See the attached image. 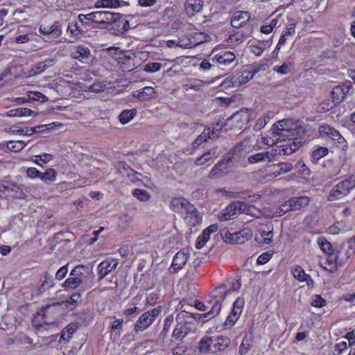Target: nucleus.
I'll return each mask as SVG.
<instances>
[{"label": "nucleus", "instance_id": "f03ea898", "mask_svg": "<svg viewBox=\"0 0 355 355\" xmlns=\"http://www.w3.org/2000/svg\"><path fill=\"white\" fill-rule=\"evenodd\" d=\"M305 142V140L302 138H288L287 139H282L277 143L279 145L276 146L275 148L270 150L265 151L268 159V162H272L279 155H288L297 150L299 146H302Z\"/></svg>", "mask_w": 355, "mask_h": 355}, {"label": "nucleus", "instance_id": "f704fd0d", "mask_svg": "<svg viewBox=\"0 0 355 355\" xmlns=\"http://www.w3.org/2000/svg\"><path fill=\"white\" fill-rule=\"evenodd\" d=\"M252 346V339L251 337L245 336L243 338L242 343L239 346V352L241 355L246 354Z\"/></svg>", "mask_w": 355, "mask_h": 355}, {"label": "nucleus", "instance_id": "c03bdc74", "mask_svg": "<svg viewBox=\"0 0 355 355\" xmlns=\"http://www.w3.org/2000/svg\"><path fill=\"white\" fill-rule=\"evenodd\" d=\"M57 175L58 173L54 169L49 168L46 170L45 173H41L40 179L44 182H53L55 180Z\"/></svg>", "mask_w": 355, "mask_h": 355}, {"label": "nucleus", "instance_id": "1a4fd4ad", "mask_svg": "<svg viewBox=\"0 0 355 355\" xmlns=\"http://www.w3.org/2000/svg\"><path fill=\"white\" fill-rule=\"evenodd\" d=\"M184 219L190 226H196L201 223L202 216L197 209L192 205H187L184 211Z\"/></svg>", "mask_w": 355, "mask_h": 355}, {"label": "nucleus", "instance_id": "6e6d98bb", "mask_svg": "<svg viewBox=\"0 0 355 355\" xmlns=\"http://www.w3.org/2000/svg\"><path fill=\"white\" fill-rule=\"evenodd\" d=\"M210 235L205 230L198 237L196 248L198 249H201L203 248L206 243L209 239Z\"/></svg>", "mask_w": 355, "mask_h": 355}, {"label": "nucleus", "instance_id": "5fc2aeb1", "mask_svg": "<svg viewBox=\"0 0 355 355\" xmlns=\"http://www.w3.org/2000/svg\"><path fill=\"white\" fill-rule=\"evenodd\" d=\"M119 226L126 229L132 222V217L128 214H123L119 216Z\"/></svg>", "mask_w": 355, "mask_h": 355}, {"label": "nucleus", "instance_id": "0e129e2a", "mask_svg": "<svg viewBox=\"0 0 355 355\" xmlns=\"http://www.w3.org/2000/svg\"><path fill=\"white\" fill-rule=\"evenodd\" d=\"M162 66L159 62H150L144 66V71L150 73L156 72L161 69Z\"/></svg>", "mask_w": 355, "mask_h": 355}, {"label": "nucleus", "instance_id": "423d86ee", "mask_svg": "<svg viewBox=\"0 0 355 355\" xmlns=\"http://www.w3.org/2000/svg\"><path fill=\"white\" fill-rule=\"evenodd\" d=\"M355 253V236L349 239L347 244H343L338 250L339 266L343 265Z\"/></svg>", "mask_w": 355, "mask_h": 355}, {"label": "nucleus", "instance_id": "4468645a", "mask_svg": "<svg viewBox=\"0 0 355 355\" xmlns=\"http://www.w3.org/2000/svg\"><path fill=\"white\" fill-rule=\"evenodd\" d=\"M203 6V0H186L185 12L188 16L193 17L202 10Z\"/></svg>", "mask_w": 355, "mask_h": 355}, {"label": "nucleus", "instance_id": "09e8293b", "mask_svg": "<svg viewBox=\"0 0 355 355\" xmlns=\"http://www.w3.org/2000/svg\"><path fill=\"white\" fill-rule=\"evenodd\" d=\"M293 207L291 205V200L286 201L284 204H282L275 211L276 216H282L284 214L293 211Z\"/></svg>", "mask_w": 355, "mask_h": 355}, {"label": "nucleus", "instance_id": "412c9836", "mask_svg": "<svg viewBox=\"0 0 355 355\" xmlns=\"http://www.w3.org/2000/svg\"><path fill=\"white\" fill-rule=\"evenodd\" d=\"M250 73L251 72H249V71L247 70H244L241 72H238L231 79L232 86L239 87L243 84L248 83L250 80L252 78V76L250 75Z\"/></svg>", "mask_w": 355, "mask_h": 355}, {"label": "nucleus", "instance_id": "79ce46f5", "mask_svg": "<svg viewBox=\"0 0 355 355\" xmlns=\"http://www.w3.org/2000/svg\"><path fill=\"white\" fill-rule=\"evenodd\" d=\"M329 150L326 147L319 146L315 149L311 154V158L313 162H316L318 160L327 155Z\"/></svg>", "mask_w": 355, "mask_h": 355}, {"label": "nucleus", "instance_id": "6ab92c4d", "mask_svg": "<svg viewBox=\"0 0 355 355\" xmlns=\"http://www.w3.org/2000/svg\"><path fill=\"white\" fill-rule=\"evenodd\" d=\"M291 272L296 279L300 282H306L308 286L313 285L314 282L313 279L309 275H307L300 266H295L292 268Z\"/></svg>", "mask_w": 355, "mask_h": 355}, {"label": "nucleus", "instance_id": "0eeeda50", "mask_svg": "<svg viewBox=\"0 0 355 355\" xmlns=\"http://www.w3.org/2000/svg\"><path fill=\"white\" fill-rule=\"evenodd\" d=\"M273 225L269 223L259 226L258 234L255 235V240L259 243L268 244L272 241Z\"/></svg>", "mask_w": 355, "mask_h": 355}, {"label": "nucleus", "instance_id": "052dcab7", "mask_svg": "<svg viewBox=\"0 0 355 355\" xmlns=\"http://www.w3.org/2000/svg\"><path fill=\"white\" fill-rule=\"evenodd\" d=\"M138 92V98H144L145 96L154 97L155 94L154 88L151 87H145L140 89Z\"/></svg>", "mask_w": 355, "mask_h": 355}, {"label": "nucleus", "instance_id": "a878e982", "mask_svg": "<svg viewBox=\"0 0 355 355\" xmlns=\"http://www.w3.org/2000/svg\"><path fill=\"white\" fill-rule=\"evenodd\" d=\"M290 200L293 211L300 210V209L306 207L310 202L309 198L305 196L294 197Z\"/></svg>", "mask_w": 355, "mask_h": 355}, {"label": "nucleus", "instance_id": "7c9ffc66", "mask_svg": "<svg viewBox=\"0 0 355 355\" xmlns=\"http://www.w3.org/2000/svg\"><path fill=\"white\" fill-rule=\"evenodd\" d=\"M189 40L192 47L196 46L205 41V34L201 32L191 33L189 35Z\"/></svg>", "mask_w": 355, "mask_h": 355}, {"label": "nucleus", "instance_id": "37998d69", "mask_svg": "<svg viewBox=\"0 0 355 355\" xmlns=\"http://www.w3.org/2000/svg\"><path fill=\"white\" fill-rule=\"evenodd\" d=\"M337 130H336L334 128L330 127L328 125H320L319 128V133L321 135V137H326L332 140L333 137H334V132H336Z\"/></svg>", "mask_w": 355, "mask_h": 355}, {"label": "nucleus", "instance_id": "3c124183", "mask_svg": "<svg viewBox=\"0 0 355 355\" xmlns=\"http://www.w3.org/2000/svg\"><path fill=\"white\" fill-rule=\"evenodd\" d=\"M26 144L23 141H10L7 142V148L12 152H19L23 149Z\"/></svg>", "mask_w": 355, "mask_h": 355}, {"label": "nucleus", "instance_id": "bb28decb", "mask_svg": "<svg viewBox=\"0 0 355 355\" xmlns=\"http://www.w3.org/2000/svg\"><path fill=\"white\" fill-rule=\"evenodd\" d=\"M36 116L34 114V112L29 108L26 107H19L17 109H12L9 110L7 112V116L9 117H16V116Z\"/></svg>", "mask_w": 355, "mask_h": 355}, {"label": "nucleus", "instance_id": "864d4df0", "mask_svg": "<svg viewBox=\"0 0 355 355\" xmlns=\"http://www.w3.org/2000/svg\"><path fill=\"white\" fill-rule=\"evenodd\" d=\"M335 105H336V104L332 99H327L318 105L317 110L320 112H327L334 108Z\"/></svg>", "mask_w": 355, "mask_h": 355}, {"label": "nucleus", "instance_id": "ea45409f", "mask_svg": "<svg viewBox=\"0 0 355 355\" xmlns=\"http://www.w3.org/2000/svg\"><path fill=\"white\" fill-rule=\"evenodd\" d=\"M83 282V278H76L71 277L67 278L62 284V287L66 288L74 289L79 286Z\"/></svg>", "mask_w": 355, "mask_h": 355}, {"label": "nucleus", "instance_id": "2eb2a0df", "mask_svg": "<svg viewBox=\"0 0 355 355\" xmlns=\"http://www.w3.org/2000/svg\"><path fill=\"white\" fill-rule=\"evenodd\" d=\"M250 15L249 12L245 11L236 12L231 20V25L232 27L239 28L245 25L250 20Z\"/></svg>", "mask_w": 355, "mask_h": 355}, {"label": "nucleus", "instance_id": "e433bc0d", "mask_svg": "<svg viewBox=\"0 0 355 355\" xmlns=\"http://www.w3.org/2000/svg\"><path fill=\"white\" fill-rule=\"evenodd\" d=\"M123 319H117L111 322L112 336L114 335L115 338H119L121 334L123 329Z\"/></svg>", "mask_w": 355, "mask_h": 355}, {"label": "nucleus", "instance_id": "de8ad7c7", "mask_svg": "<svg viewBox=\"0 0 355 355\" xmlns=\"http://www.w3.org/2000/svg\"><path fill=\"white\" fill-rule=\"evenodd\" d=\"M225 162H220L216 164L209 174V178H215L218 174L227 168Z\"/></svg>", "mask_w": 355, "mask_h": 355}, {"label": "nucleus", "instance_id": "7ed1b4c3", "mask_svg": "<svg viewBox=\"0 0 355 355\" xmlns=\"http://www.w3.org/2000/svg\"><path fill=\"white\" fill-rule=\"evenodd\" d=\"M177 325L173 331L172 338L175 340H182L187 336L196 330V324L188 315V311H182L176 315Z\"/></svg>", "mask_w": 355, "mask_h": 355}, {"label": "nucleus", "instance_id": "b1692460", "mask_svg": "<svg viewBox=\"0 0 355 355\" xmlns=\"http://www.w3.org/2000/svg\"><path fill=\"white\" fill-rule=\"evenodd\" d=\"M228 293L227 286L225 284H220L215 288L211 293V300L215 302H218L221 304L222 302L225 300L226 295Z\"/></svg>", "mask_w": 355, "mask_h": 355}, {"label": "nucleus", "instance_id": "58836bf2", "mask_svg": "<svg viewBox=\"0 0 355 355\" xmlns=\"http://www.w3.org/2000/svg\"><path fill=\"white\" fill-rule=\"evenodd\" d=\"M191 203L183 198H175L171 200V206L176 209H181L183 212Z\"/></svg>", "mask_w": 355, "mask_h": 355}, {"label": "nucleus", "instance_id": "6e6552de", "mask_svg": "<svg viewBox=\"0 0 355 355\" xmlns=\"http://www.w3.org/2000/svg\"><path fill=\"white\" fill-rule=\"evenodd\" d=\"M243 298L238 297L234 302L231 313L227 317L224 324L226 327H232L239 318L244 306Z\"/></svg>", "mask_w": 355, "mask_h": 355}, {"label": "nucleus", "instance_id": "4d7b16f0", "mask_svg": "<svg viewBox=\"0 0 355 355\" xmlns=\"http://www.w3.org/2000/svg\"><path fill=\"white\" fill-rule=\"evenodd\" d=\"M29 101H36L40 102H44L48 100V98L43 94L39 92H28Z\"/></svg>", "mask_w": 355, "mask_h": 355}, {"label": "nucleus", "instance_id": "f8f14e48", "mask_svg": "<svg viewBox=\"0 0 355 355\" xmlns=\"http://www.w3.org/2000/svg\"><path fill=\"white\" fill-rule=\"evenodd\" d=\"M291 121L289 119H284L277 121L274 124L275 134L278 136L277 140H280L281 137H288L289 134L294 135L293 132H295V129H290L289 124Z\"/></svg>", "mask_w": 355, "mask_h": 355}, {"label": "nucleus", "instance_id": "c756f323", "mask_svg": "<svg viewBox=\"0 0 355 355\" xmlns=\"http://www.w3.org/2000/svg\"><path fill=\"white\" fill-rule=\"evenodd\" d=\"M120 6L121 1L119 0H98L94 4L96 8H116Z\"/></svg>", "mask_w": 355, "mask_h": 355}, {"label": "nucleus", "instance_id": "603ef678", "mask_svg": "<svg viewBox=\"0 0 355 355\" xmlns=\"http://www.w3.org/2000/svg\"><path fill=\"white\" fill-rule=\"evenodd\" d=\"M346 223L345 221H337L333 225L329 227V232L332 234H338L342 231L345 230Z\"/></svg>", "mask_w": 355, "mask_h": 355}, {"label": "nucleus", "instance_id": "473e14b6", "mask_svg": "<svg viewBox=\"0 0 355 355\" xmlns=\"http://www.w3.org/2000/svg\"><path fill=\"white\" fill-rule=\"evenodd\" d=\"M241 234V232L231 234L227 231H224L221 233L224 241L227 243H242V241H239L240 235Z\"/></svg>", "mask_w": 355, "mask_h": 355}, {"label": "nucleus", "instance_id": "ddd939ff", "mask_svg": "<svg viewBox=\"0 0 355 355\" xmlns=\"http://www.w3.org/2000/svg\"><path fill=\"white\" fill-rule=\"evenodd\" d=\"M39 31L41 34L49 36V39L58 38L62 33L58 21H55L51 26H40Z\"/></svg>", "mask_w": 355, "mask_h": 355}, {"label": "nucleus", "instance_id": "4be33fe9", "mask_svg": "<svg viewBox=\"0 0 355 355\" xmlns=\"http://www.w3.org/2000/svg\"><path fill=\"white\" fill-rule=\"evenodd\" d=\"M67 31L74 37H79L87 31V26L85 23L72 21L68 25Z\"/></svg>", "mask_w": 355, "mask_h": 355}, {"label": "nucleus", "instance_id": "72a5a7b5", "mask_svg": "<svg viewBox=\"0 0 355 355\" xmlns=\"http://www.w3.org/2000/svg\"><path fill=\"white\" fill-rule=\"evenodd\" d=\"M273 173L275 176H278L282 173H285L292 171L293 166L291 163L280 162L278 165L274 166Z\"/></svg>", "mask_w": 355, "mask_h": 355}, {"label": "nucleus", "instance_id": "f257e3e1", "mask_svg": "<svg viewBox=\"0 0 355 355\" xmlns=\"http://www.w3.org/2000/svg\"><path fill=\"white\" fill-rule=\"evenodd\" d=\"M122 15L117 12H111L108 11H95L89 14H80L78 16V20L81 23H85L86 26L90 22L98 24L114 25L116 28H119L118 24L121 21Z\"/></svg>", "mask_w": 355, "mask_h": 355}, {"label": "nucleus", "instance_id": "f3484780", "mask_svg": "<svg viewBox=\"0 0 355 355\" xmlns=\"http://www.w3.org/2000/svg\"><path fill=\"white\" fill-rule=\"evenodd\" d=\"M212 343V348L214 350H217V352H222L227 348L231 340L227 336H211Z\"/></svg>", "mask_w": 355, "mask_h": 355}, {"label": "nucleus", "instance_id": "393cba45", "mask_svg": "<svg viewBox=\"0 0 355 355\" xmlns=\"http://www.w3.org/2000/svg\"><path fill=\"white\" fill-rule=\"evenodd\" d=\"M188 259V255L184 251H179L173 257L171 267L174 270H178L183 268Z\"/></svg>", "mask_w": 355, "mask_h": 355}, {"label": "nucleus", "instance_id": "9d476101", "mask_svg": "<svg viewBox=\"0 0 355 355\" xmlns=\"http://www.w3.org/2000/svg\"><path fill=\"white\" fill-rule=\"evenodd\" d=\"M352 87L351 82H346L342 85L335 86L331 92V99L336 105H338L343 101L345 95L349 93Z\"/></svg>", "mask_w": 355, "mask_h": 355}, {"label": "nucleus", "instance_id": "338daca9", "mask_svg": "<svg viewBox=\"0 0 355 355\" xmlns=\"http://www.w3.org/2000/svg\"><path fill=\"white\" fill-rule=\"evenodd\" d=\"M37 159L35 160V162L37 164H40L39 161L42 162L43 163H48L49 161L52 160L53 158V155L49 153H43L42 155H35Z\"/></svg>", "mask_w": 355, "mask_h": 355}, {"label": "nucleus", "instance_id": "9b49d317", "mask_svg": "<svg viewBox=\"0 0 355 355\" xmlns=\"http://www.w3.org/2000/svg\"><path fill=\"white\" fill-rule=\"evenodd\" d=\"M89 49L83 45L74 46L71 49V56L83 63H87L91 58Z\"/></svg>", "mask_w": 355, "mask_h": 355}, {"label": "nucleus", "instance_id": "cd10ccee", "mask_svg": "<svg viewBox=\"0 0 355 355\" xmlns=\"http://www.w3.org/2000/svg\"><path fill=\"white\" fill-rule=\"evenodd\" d=\"M326 255V261L330 267L329 270L331 272H334L337 269V267L339 266L338 250L336 252L334 251L331 253H328Z\"/></svg>", "mask_w": 355, "mask_h": 355}, {"label": "nucleus", "instance_id": "aec40b11", "mask_svg": "<svg viewBox=\"0 0 355 355\" xmlns=\"http://www.w3.org/2000/svg\"><path fill=\"white\" fill-rule=\"evenodd\" d=\"M153 320L150 317L149 313H144L137 320L135 324V330L137 333L144 331L148 329L151 324Z\"/></svg>", "mask_w": 355, "mask_h": 355}, {"label": "nucleus", "instance_id": "20e7f679", "mask_svg": "<svg viewBox=\"0 0 355 355\" xmlns=\"http://www.w3.org/2000/svg\"><path fill=\"white\" fill-rule=\"evenodd\" d=\"M240 214L252 215V207L248 205L245 202L234 201L218 214V218L221 221L228 220L234 219Z\"/></svg>", "mask_w": 355, "mask_h": 355}, {"label": "nucleus", "instance_id": "a18cd8bd", "mask_svg": "<svg viewBox=\"0 0 355 355\" xmlns=\"http://www.w3.org/2000/svg\"><path fill=\"white\" fill-rule=\"evenodd\" d=\"M248 162L250 164H257L259 162H268L266 152H260L248 157Z\"/></svg>", "mask_w": 355, "mask_h": 355}, {"label": "nucleus", "instance_id": "39448f33", "mask_svg": "<svg viewBox=\"0 0 355 355\" xmlns=\"http://www.w3.org/2000/svg\"><path fill=\"white\" fill-rule=\"evenodd\" d=\"M353 184L354 182L351 178L339 182L331 189L327 198L328 200L335 201L345 197L350 190L355 187Z\"/></svg>", "mask_w": 355, "mask_h": 355}, {"label": "nucleus", "instance_id": "13d9d810", "mask_svg": "<svg viewBox=\"0 0 355 355\" xmlns=\"http://www.w3.org/2000/svg\"><path fill=\"white\" fill-rule=\"evenodd\" d=\"M334 133L335 135L332 139V141H334L335 144H337L338 147L343 149L345 147L347 146L346 140L338 130L336 132H334Z\"/></svg>", "mask_w": 355, "mask_h": 355}, {"label": "nucleus", "instance_id": "a211bd4d", "mask_svg": "<svg viewBox=\"0 0 355 355\" xmlns=\"http://www.w3.org/2000/svg\"><path fill=\"white\" fill-rule=\"evenodd\" d=\"M249 113L248 110H241L233 114L227 120L235 122L236 127L242 128V125L249 121Z\"/></svg>", "mask_w": 355, "mask_h": 355}, {"label": "nucleus", "instance_id": "680f3d73", "mask_svg": "<svg viewBox=\"0 0 355 355\" xmlns=\"http://www.w3.org/2000/svg\"><path fill=\"white\" fill-rule=\"evenodd\" d=\"M228 282L230 284V288L227 289L228 293L238 291L241 286V282L238 279L230 278L228 279Z\"/></svg>", "mask_w": 355, "mask_h": 355}, {"label": "nucleus", "instance_id": "c9c22d12", "mask_svg": "<svg viewBox=\"0 0 355 355\" xmlns=\"http://www.w3.org/2000/svg\"><path fill=\"white\" fill-rule=\"evenodd\" d=\"M98 271L100 279H103L107 275L112 271L110 261L105 260L101 261L98 266Z\"/></svg>", "mask_w": 355, "mask_h": 355}, {"label": "nucleus", "instance_id": "49530a36", "mask_svg": "<svg viewBox=\"0 0 355 355\" xmlns=\"http://www.w3.org/2000/svg\"><path fill=\"white\" fill-rule=\"evenodd\" d=\"M318 243L322 251L326 254L335 251L331 243L324 238L319 239Z\"/></svg>", "mask_w": 355, "mask_h": 355}, {"label": "nucleus", "instance_id": "8fccbe9b", "mask_svg": "<svg viewBox=\"0 0 355 355\" xmlns=\"http://www.w3.org/2000/svg\"><path fill=\"white\" fill-rule=\"evenodd\" d=\"M132 195L142 202H146L150 198V194L144 189H136L132 191Z\"/></svg>", "mask_w": 355, "mask_h": 355}, {"label": "nucleus", "instance_id": "5701e85b", "mask_svg": "<svg viewBox=\"0 0 355 355\" xmlns=\"http://www.w3.org/2000/svg\"><path fill=\"white\" fill-rule=\"evenodd\" d=\"M235 55L230 51H222L215 55L217 62L225 67L230 64L235 60Z\"/></svg>", "mask_w": 355, "mask_h": 355}, {"label": "nucleus", "instance_id": "69168bd1", "mask_svg": "<svg viewBox=\"0 0 355 355\" xmlns=\"http://www.w3.org/2000/svg\"><path fill=\"white\" fill-rule=\"evenodd\" d=\"M118 172L120 174L124 175L125 173H128V171H133V170L130 168V166L126 164L125 162H119L116 165Z\"/></svg>", "mask_w": 355, "mask_h": 355}, {"label": "nucleus", "instance_id": "4c0bfd02", "mask_svg": "<svg viewBox=\"0 0 355 355\" xmlns=\"http://www.w3.org/2000/svg\"><path fill=\"white\" fill-rule=\"evenodd\" d=\"M78 327L76 324L71 323L68 324L62 332L61 338L66 341H69L73 334L76 332Z\"/></svg>", "mask_w": 355, "mask_h": 355}, {"label": "nucleus", "instance_id": "a19ab883", "mask_svg": "<svg viewBox=\"0 0 355 355\" xmlns=\"http://www.w3.org/2000/svg\"><path fill=\"white\" fill-rule=\"evenodd\" d=\"M173 323V319L171 315L166 317L164 320L163 329L159 334L160 338L164 340L168 336L171 327Z\"/></svg>", "mask_w": 355, "mask_h": 355}, {"label": "nucleus", "instance_id": "dca6fc26", "mask_svg": "<svg viewBox=\"0 0 355 355\" xmlns=\"http://www.w3.org/2000/svg\"><path fill=\"white\" fill-rule=\"evenodd\" d=\"M211 338L209 336L202 337L198 343V350L200 354L207 355L210 353H217V350L212 348Z\"/></svg>", "mask_w": 355, "mask_h": 355}, {"label": "nucleus", "instance_id": "774afa93", "mask_svg": "<svg viewBox=\"0 0 355 355\" xmlns=\"http://www.w3.org/2000/svg\"><path fill=\"white\" fill-rule=\"evenodd\" d=\"M85 270V266L82 265L76 266L70 272V276L76 278H82L81 276L83 275Z\"/></svg>", "mask_w": 355, "mask_h": 355}, {"label": "nucleus", "instance_id": "2f4dec72", "mask_svg": "<svg viewBox=\"0 0 355 355\" xmlns=\"http://www.w3.org/2000/svg\"><path fill=\"white\" fill-rule=\"evenodd\" d=\"M136 114V109L124 110L119 114V121L122 124H127L135 117Z\"/></svg>", "mask_w": 355, "mask_h": 355}, {"label": "nucleus", "instance_id": "c85d7f7f", "mask_svg": "<svg viewBox=\"0 0 355 355\" xmlns=\"http://www.w3.org/2000/svg\"><path fill=\"white\" fill-rule=\"evenodd\" d=\"M208 304L211 305V308L208 312L204 313L205 319V320H209L213 318L219 314L221 309V304L218 302H215L213 300H210Z\"/></svg>", "mask_w": 355, "mask_h": 355}, {"label": "nucleus", "instance_id": "bf43d9fd", "mask_svg": "<svg viewBox=\"0 0 355 355\" xmlns=\"http://www.w3.org/2000/svg\"><path fill=\"white\" fill-rule=\"evenodd\" d=\"M203 87H204V82H202L201 80H196L193 83L185 84L183 86L184 89L187 91H188L189 89L199 91V90L202 89Z\"/></svg>", "mask_w": 355, "mask_h": 355}, {"label": "nucleus", "instance_id": "e2e57ef3", "mask_svg": "<svg viewBox=\"0 0 355 355\" xmlns=\"http://www.w3.org/2000/svg\"><path fill=\"white\" fill-rule=\"evenodd\" d=\"M327 304L326 300L319 295L313 297L311 304L317 308H322Z\"/></svg>", "mask_w": 355, "mask_h": 355}]
</instances>
